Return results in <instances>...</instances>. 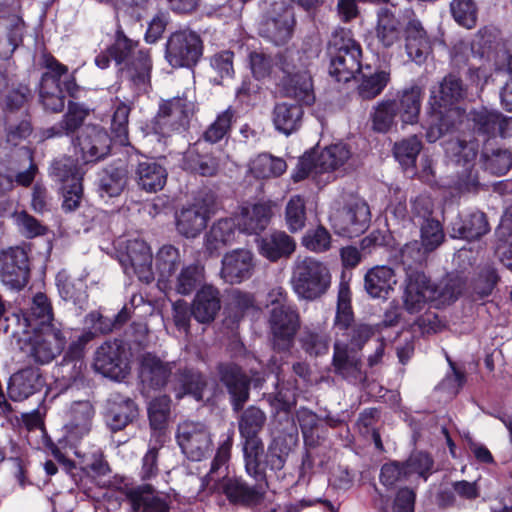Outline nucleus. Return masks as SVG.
<instances>
[{
  "instance_id": "1",
  "label": "nucleus",
  "mask_w": 512,
  "mask_h": 512,
  "mask_svg": "<svg viewBox=\"0 0 512 512\" xmlns=\"http://www.w3.org/2000/svg\"><path fill=\"white\" fill-rule=\"evenodd\" d=\"M238 431L241 438L246 473L257 481L266 479V470L277 472L284 468L290 448L283 439H273L265 451L260 436L267 422L266 413L255 405L238 412Z\"/></svg>"
},
{
  "instance_id": "2",
  "label": "nucleus",
  "mask_w": 512,
  "mask_h": 512,
  "mask_svg": "<svg viewBox=\"0 0 512 512\" xmlns=\"http://www.w3.org/2000/svg\"><path fill=\"white\" fill-rule=\"evenodd\" d=\"M467 96L468 86L456 72L448 73L430 88L429 121L425 133L429 143H434L460 128L464 110L457 105Z\"/></svg>"
},
{
  "instance_id": "3",
  "label": "nucleus",
  "mask_w": 512,
  "mask_h": 512,
  "mask_svg": "<svg viewBox=\"0 0 512 512\" xmlns=\"http://www.w3.org/2000/svg\"><path fill=\"white\" fill-rule=\"evenodd\" d=\"M275 65L282 73L278 84L282 94L306 106L313 105L316 97L307 53L286 49L276 55Z\"/></svg>"
},
{
  "instance_id": "4",
  "label": "nucleus",
  "mask_w": 512,
  "mask_h": 512,
  "mask_svg": "<svg viewBox=\"0 0 512 512\" xmlns=\"http://www.w3.org/2000/svg\"><path fill=\"white\" fill-rule=\"evenodd\" d=\"M329 75L337 82H348L361 70L362 48L350 30H336L328 43Z\"/></svg>"
},
{
  "instance_id": "5",
  "label": "nucleus",
  "mask_w": 512,
  "mask_h": 512,
  "mask_svg": "<svg viewBox=\"0 0 512 512\" xmlns=\"http://www.w3.org/2000/svg\"><path fill=\"white\" fill-rule=\"evenodd\" d=\"M290 282L299 299L313 301L327 292L331 284V274L325 264L306 257L296 262Z\"/></svg>"
},
{
  "instance_id": "6",
  "label": "nucleus",
  "mask_w": 512,
  "mask_h": 512,
  "mask_svg": "<svg viewBox=\"0 0 512 512\" xmlns=\"http://www.w3.org/2000/svg\"><path fill=\"white\" fill-rule=\"evenodd\" d=\"M371 216L370 206L363 198L350 196L341 206L331 211L329 223L335 234L354 238L368 230Z\"/></svg>"
},
{
  "instance_id": "7",
  "label": "nucleus",
  "mask_w": 512,
  "mask_h": 512,
  "mask_svg": "<svg viewBox=\"0 0 512 512\" xmlns=\"http://www.w3.org/2000/svg\"><path fill=\"white\" fill-rule=\"evenodd\" d=\"M305 9H309L320 0H292ZM295 25L294 12L283 0L274 1L271 10L259 25V35L275 46L285 45L292 37Z\"/></svg>"
},
{
  "instance_id": "8",
  "label": "nucleus",
  "mask_w": 512,
  "mask_h": 512,
  "mask_svg": "<svg viewBox=\"0 0 512 512\" xmlns=\"http://www.w3.org/2000/svg\"><path fill=\"white\" fill-rule=\"evenodd\" d=\"M137 362L138 386L143 396L171 389L175 361H166L155 353L144 352L138 356Z\"/></svg>"
},
{
  "instance_id": "9",
  "label": "nucleus",
  "mask_w": 512,
  "mask_h": 512,
  "mask_svg": "<svg viewBox=\"0 0 512 512\" xmlns=\"http://www.w3.org/2000/svg\"><path fill=\"white\" fill-rule=\"evenodd\" d=\"M219 384L225 389L233 412L241 411L250 399L251 385L257 386L254 379L234 361H221L215 366Z\"/></svg>"
},
{
  "instance_id": "10",
  "label": "nucleus",
  "mask_w": 512,
  "mask_h": 512,
  "mask_svg": "<svg viewBox=\"0 0 512 512\" xmlns=\"http://www.w3.org/2000/svg\"><path fill=\"white\" fill-rule=\"evenodd\" d=\"M201 36L190 29L171 33L165 43L164 58L172 68H194L203 56Z\"/></svg>"
},
{
  "instance_id": "11",
  "label": "nucleus",
  "mask_w": 512,
  "mask_h": 512,
  "mask_svg": "<svg viewBox=\"0 0 512 512\" xmlns=\"http://www.w3.org/2000/svg\"><path fill=\"white\" fill-rule=\"evenodd\" d=\"M267 326L273 352L289 355L301 328V318L297 306L270 311L267 314Z\"/></svg>"
},
{
  "instance_id": "12",
  "label": "nucleus",
  "mask_w": 512,
  "mask_h": 512,
  "mask_svg": "<svg viewBox=\"0 0 512 512\" xmlns=\"http://www.w3.org/2000/svg\"><path fill=\"white\" fill-rule=\"evenodd\" d=\"M195 104L187 97H174L163 100L151 124L156 134L168 137L174 132H183L189 128L194 115Z\"/></svg>"
},
{
  "instance_id": "13",
  "label": "nucleus",
  "mask_w": 512,
  "mask_h": 512,
  "mask_svg": "<svg viewBox=\"0 0 512 512\" xmlns=\"http://www.w3.org/2000/svg\"><path fill=\"white\" fill-rule=\"evenodd\" d=\"M93 337L94 333L91 331L82 333L77 339L71 341L64 352L58 366V384L62 392L74 387L79 389L84 385L85 347Z\"/></svg>"
},
{
  "instance_id": "14",
  "label": "nucleus",
  "mask_w": 512,
  "mask_h": 512,
  "mask_svg": "<svg viewBox=\"0 0 512 512\" xmlns=\"http://www.w3.org/2000/svg\"><path fill=\"white\" fill-rule=\"evenodd\" d=\"M94 370L113 381L121 382L130 373L129 353L123 339L115 338L102 343L95 351Z\"/></svg>"
},
{
  "instance_id": "15",
  "label": "nucleus",
  "mask_w": 512,
  "mask_h": 512,
  "mask_svg": "<svg viewBox=\"0 0 512 512\" xmlns=\"http://www.w3.org/2000/svg\"><path fill=\"white\" fill-rule=\"evenodd\" d=\"M254 480L255 484H250L242 476L226 474L217 482L216 489L225 496L229 504L254 508L264 501L268 487L267 478L262 481Z\"/></svg>"
},
{
  "instance_id": "16",
  "label": "nucleus",
  "mask_w": 512,
  "mask_h": 512,
  "mask_svg": "<svg viewBox=\"0 0 512 512\" xmlns=\"http://www.w3.org/2000/svg\"><path fill=\"white\" fill-rule=\"evenodd\" d=\"M44 66L48 71L41 76L39 100L45 111L59 113L65 107L61 77L67 74L68 68L51 55H44Z\"/></svg>"
},
{
  "instance_id": "17",
  "label": "nucleus",
  "mask_w": 512,
  "mask_h": 512,
  "mask_svg": "<svg viewBox=\"0 0 512 512\" xmlns=\"http://www.w3.org/2000/svg\"><path fill=\"white\" fill-rule=\"evenodd\" d=\"M31 264L28 252L20 246L9 247L0 253V279L12 290L21 291L29 283Z\"/></svg>"
},
{
  "instance_id": "18",
  "label": "nucleus",
  "mask_w": 512,
  "mask_h": 512,
  "mask_svg": "<svg viewBox=\"0 0 512 512\" xmlns=\"http://www.w3.org/2000/svg\"><path fill=\"white\" fill-rule=\"evenodd\" d=\"M72 144L79 149L82 164H95L110 155L112 138L104 127L89 124L72 138Z\"/></svg>"
},
{
  "instance_id": "19",
  "label": "nucleus",
  "mask_w": 512,
  "mask_h": 512,
  "mask_svg": "<svg viewBox=\"0 0 512 512\" xmlns=\"http://www.w3.org/2000/svg\"><path fill=\"white\" fill-rule=\"evenodd\" d=\"M435 293V284L423 269L405 273L403 305L409 314L419 313L428 302L435 301Z\"/></svg>"
},
{
  "instance_id": "20",
  "label": "nucleus",
  "mask_w": 512,
  "mask_h": 512,
  "mask_svg": "<svg viewBox=\"0 0 512 512\" xmlns=\"http://www.w3.org/2000/svg\"><path fill=\"white\" fill-rule=\"evenodd\" d=\"M208 386L209 379L200 369L187 364H176L170 390L177 400L189 396L196 402H204Z\"/></svg>"
},
{
  "instance_id": "21",
  "label": "nucleus",
  "mask_w": 512,
  "mask_h": 512,
  "mask_svg": "<svg viewBox=\"0 0 512 512\" xmlns=\"http://www.w3.org/2000/svg\"><path fill=\"white\" fill-rule=\"evenodd\" d=\"M467 120L471 123L475 135L487 139L494 138L497 135L506 138L510 135V129L512 128V118L505 117L499 111L488 109L485 106L471 109L467 115Z\"/></svg>"
},
{
  "instance_id": "22",
  "label": "nucleus",
  "mask_w": 512,
  "mask_h": 512,
  "mask_svg": "<svg viewBox=\"0 0 512 512\" xmlns=\"http://www.w3.org/2000/svg\"><path fill=\"white\" fill-rule=\"evenodd\" d=\"M176 438L182 452L191 461L202 460L210 451V433L201 423L184 422L180 424Z\"/></svg>"
},
{
  "instance_id": "23",
  "label": "nucleus",
  "mask_w": 512,
  "mask_h": 512,
  "mask_svg": "<svg viewBox=\"0 0 512 512\" xmlns=\"http://www.w3.org/2000/svg\"><path fill=\"white\" fill-rule=\"evenodd\" d=\"M104 421L113 433L124 430L133 424L139 416L137 403L129 396L113 393L106 400Z\"/></svg>"
},
{
  "instance_id": "24",
  "label": "nucleus",
  "mask_w": 512,
  "mask_h": 512,
  "mask_svg": "<svg viewBox=\"0 0 512 512\" xmlns=\"http://www.w3.org/2000/svg\"><path fill=\"white\" fill-rule=\"evenodd\" d=\"M120 262L127 274L134 273L141 282L149 284L154 280L153 256L150 247L143 240H129L126 253L122 255Z\"/></svg>"
},
{
  "instance_id": "25",
  "label": "nucleus",
  "mask_w": 512,
  "mask_h": 512,
  "mask_svg": "<svg viewBox=\"0 0 512 512\" xmlns=\"http://www.w3.org/2000/svg\"><path fill=\"white\" fill-rule=\"evenodd\" d=\"M333 371L337 376L354 385H365L367 374L362 369L359 352L351 350L348 345L334 344L332 359Z\"/></svg>"
},
{
  "instance_id": "26",
  "label": "nucleus",
  "mask_w": 512,
  "mask_h": 512,
  "mask_svg": "<svg viewBox=\"0 0 512 512\" xmlns=\"http://www.w3.org/2000/svg\"><path fill=\"white\" fill-rule=\"evenodd\" d=\"M183 169L203 177H214L220 170V158L198 140L185 151Z\"/></svg>"
},
{
  "instance_id": "27",
  "label": "nucleus",
  "mask_w": 512,
  "mask_h": 512,
  "mask_svg": "<svg viewBox=\"0 0 512 512\" xmlns=\"http://www.w3.org/2000/svg\"><path fill=\"white\" fill-rule=\"evenodd\" d=\"M489 231L487 216L478 210L458 214L448 225L451 238L469 242L481 239Z\"/></svg>"
},
{
  "instance_id": "28",
  "label": "nucleus",
  "mask_w": 512,
  "mask_h": 512,
  "mask_svg": "<svg viewBox=\"0 0 512 512\" xmlns=\"http://www.w3.org/2000/svg\"><path fill=\"white\" fill-rule=\"evenodd\" d=\"M129 181L128 164L121 160H115L103 167L97 174V191L104 198L120 196Z\"/></svg>"
},
{
  "instance_id": "29",
  "label": "nucleus",
  "mask_w": 512,
  "mask_h": 512,
  "mask_svg": "<svg viewBox=\"0 0 512 512\" xmlns=\"http://www.w3.org/2000/svg\"><path fill=\"white\" fill-rule=\"evenodd\" d=\"M45 385V380L39 368H23L9 378L7 394L12 401H23L40 392Z\"/></svg>"
},
{
  "instance_id": "30",
  "label": "nucleus",
  "mask_w": 512,
  "mask_h": 512,
  "mask_svg": "<svg viewBox=\"0 0 512 512\" xmlns=\"http://www.w3.org/2000/svg\"><path fill=\"white\" fill-rule=\"evenodd\" d=\"M222 307L221 293L213 285H204L197 290L191 302V315L200 324H211Z\"/></svg>"
},
{
  "instance_id": "31",
  "label": "nucleus",
  "mask_w": 512,
  "mask_h": 512,
  "mask_svg": "<svg viewBox=\"0 0 512 512\" xmlns=\"http://www.w3.org/2000/svg\"><path fill=\"white\" fill-rule=\"evenodd\" d=\"M221 264L220 275L230 284L249 279L254 271L253 254L246 249H236L226 253Z\"/></svg>"
},
{
  "instance_id": "32",
  "label": "nucleus",
  "mask_w": 512,
  "mask_h": 512,
  "mask_svg": "<svg viewBox=\"0 0 512 512\" xmlns=\"http://www.w3.org/2000/svg\"><path fill=\"white\" fill-rule=\"evenodd\" d=\"M126 497L134 512H170L168 496L151 484H142L127 490Z\"/></svg>"
},
{
  "instance_id": "33",
  "label": "nucleus",
  "mask_w": 512,
  "mask_h": 512,
  "mask_svg": "<svg viewBox=\"0 0 512 512\" xmlns=\"http://www.w3.org/2000/svg\"><path fill=\"white\" fill-rule=\"evenodd\" d=\"M121 71L137 94L147 93L151 88L152 60L148 51L138 50Z\"/></svg>"
},
{
  "instance_id": "34",
  "label": "nucleus",
  "mask_w": 512,
  "mask_h": 512,
  "mask_svg": "<svg viewBox=\"0 0 512 512\" xmlns=\"http://www.w3.org/2000/svg\"><path fill=\"white\" fill-rule=\"evenodd\" d=\"M239 231L237 218H221L214 222L204 237L205 253L209 257H217L220 251L235 241Z\"/></svg>"
},
{
  "instance_id": "35",
  "label": "nucleus",
  "mask_w": 512,
  "mask_h": 512,
  "mask_svg": "<svg viewBox=\"0 0 512 512\" xmlns=\"http://www.w3.org/2000/svg\"><path fill=\"white\" fill-rule=\"evenodd\" d=\"M453 155L458 157V162L461 159L464 161L465 165H467L463 171L459 174L458 177V187L461 191L465 192H476L480 187V182L478 179V173L474 169L473 165L470 163L476 157V151L473 144H468L464 140L456 139L449 143Z\"/></svg>"
},
{
  "instance_id": "36",
  "label": "nucleus",
  "mask_w": 512,
  "mask_h": 512,
  "mask_svg": "<svg viewBox=\"0 0 512 512\" xmlns=\"http://www.w3.org/2000/svg\"><path fill=\"white\" fill-rule=\"evenodd\" d=\"M405 49L416 64H423L432 51V44L420 20L413 18L404 28Z\"/></svg>"
},
{
  "instance_id": "37",
  "label": "nucleus",
  "mask_w": 512,
  "mask_h": 512,
  "mask_svg": "<svg viewBox=\"0 0 512 512\" xmlns=\"http://www.w3.org/2000/svg\"><path fill=\"white\" fill-rule=\"evenodd\" d=\"M272 215L271 201L242 206L237 217L239 231L247 234H259L269 225Z\"/></svg>"
},
{
  "instance_id": "38",
  "label": "nucleus",
  "mask_w": 512,
  "mask_h": 512,
  "mask_svg": "<svg viewBox=\"0 0 512 512\" xmlns=\"http://www.w3.org/2000/svg\"><path fill=\"white\" fill-rule=\"evenodd\" d=\"M205 284V267L200 262L182 265L180 270L166 285L177 294L188 296L196 293Z\"/></svg>"
},
{
  "instance_id": "39",
  "label": "nucleus",
  "mask_w": 512,
  "mask_h": 512,
  "mask_svg": "<svg viewBox=\"0 0 512 512\" xmlns=\"http://www.w3.org/2000/svg\"><path fill=\"white\" fill-rule=\"evenodd\" d=\"M396 283L394 270L386 265L374 266L364 275V289L371 298L387 299Z\"/></svg>"
},
{
  "instance_id": "40",
  "label": "nucleus",
  "mask_w": 512,
  "mask_h": 512,
  "mask_svg": "<svg viewBox=\"0 0 512 512\" xmlns=\"http://www.w3.org/2000/svg\"><path fill=\"white\" fill-rule=\"evenodd\" d=\"M205 209L194 204L183 208L176 215V230L185 238H196L206 227L208 213L211 210L210 204H205Z\"/></svg>"
},
{
  "instance_id": "41",
  "label": "nucleus",
  "mask_w": 512,
  "mask_h": 512,
  "mask_svg": "<svg viewBox=\"0 0 512 512\" xmlns=\"http://www.w3.org/2000/svg\"><path fill=\"white\" fill-rule=\"evenodd\" d=\"M423 98V89L417 84H412L397 92L395 104L397 113L403 124H415L419 120Z\"/></svg>"
},
{
  "instance_id": "42",
  "label": "nucleus",
  "mask_w": 512,
  "mask_h": 512,
  "mask_svg": "<svg viewBox=\"0 0 512 512\" xmlns=\"http://www.w3.org/2000/svg\"><path fill=\"white\" fill-rule=\"evenodd\" d=\"M303 105L304 104L299 102L277 103L272 112V120L275 129L286 136L297 132L303 122Z\"/></svg>"
},
{
  "instance_id": "43",
  "label": "nucleus",
  "mask_w": 512,
  "mask_h": 512,
  "mask_svg": "<svg viewBox=\"0 0 512 512\" xmlns=\"http://www.w3.org/2000/svg\"><path fill=\"white\" fill-rule=\"evenodd\" d=\"M85 276L72 277L65 269L56 274L55 283L59 296L66 302L82 308L87 303Z\"/></svg>"
},
{
  "instance_id": "44",
  "label": "nucleus",
  "mask_w": 512,
  "mask_h": 512,
  "mask_svg": "<svg viewBox=\"0 0 512 512\" xmlns=\"http://www.w3.org/2000/svg\"><path fill=\"white\" fill-rule=\"evenodd\" d=\"M165 167L153 160L139 162L134 172V179L141 190L155 193L163 189L167 181Z\"/></svg>"
},
{
  "instance_id": "45",
  "label": "nucleus",
  "mask_w": 512,
  "mask_h": 512,
  "mask_svg": "<svg viewBox=\"0 0 512 512\" xmlns=\"http://www.w3.org/2000/svg\"><path fill=\"white\" fill-rule=\"evenodd\" d=\"M258 247L262 256L275 262L280 258L289 257L294 252L296 243L294 239L285 232L274 231L262 237Z\"/></svg>"
},
{
  "instance_id": "46",
  "label": "nucleus",
  "mask_w": 512,
  "mask_h": 512,
  "mask_svg": "<svg viewBox=\"0 0 512 512\" xmlns=\"http://www.w3.org/2000/svg\"><path fill=\"white\" fill-rule=\"evenodd\" d=\"M480 164L485 172L503 176L512 167V153L506 148L492 147L485 142L480 154Z\"/></svg>"
},
{
  "instance_id": "47",
  "label": "nucleus",
  "mask_w": 512,
  "mask_h": 512,
  "mask_svg": "<svg viewBox=\"0 0 512 512\" xmlns=\"http://www.w3.org/2000/svg\"><path fill=\"white\" fill-rule=\"evenodd\" d=\"M402 25L399 18L389 8H380L377 13L376 37L385 47H392L399 41Z\"/></svg>"
},
{
  "instance_id": "48",
  "label": "nucleus",
  "mask_w": 512,
  "mask_h": 512,
  "mask_svg": "<svg viewBox=\"0 0 512 512\" xmlns=\"http://www.w3.org/2000/svg\"><path fill=\"white\" fill-rule=\"evenodd\" d=\"M179 249L171 244L163 245L155 256V269L159 283L167 285L181 268Z\"/></svg>"
},
{
  "instance_id": "49",
  "label": "nucleus",
  "mask_w": 512,
  "mask_h": 512,
  "mask_svg": "<svg viewBox=\"0 0 512 512\" xmlns=\"http://www.w3.org/2000/svg\"><path fill=\"white\" fill-rule=\"evenodd\" d=\"M314 149H316L315 156L317 159L318 171L321 173L338 169L345 164L351 155L348 146L344 143L326 146L320 152L318 151V146Z\"/></svg>"
},
{
  "instance_id": "50",
  "label": "nucleus",
  "mask_w": 512,
  "mask_h": 512,
  "mask_svg": "<svg viewBox=\"0 0 512 512\" xmlns=\"http://www.w3.org/2000/svg\"><path fill=\"white\" fill-rule=\"evenodd\" d=\"M329 336L319 327L304 326L300 331L298 342L302 350L311 357H318L327 353Z\"/></svg>"
},
{
  "instance_id": "51",
  "label": "nucleus",
  "mask_w": 512,
  "mask_h": 512,
  "mask_svg": "<svg viewBox=\"0 0 512 512\" xmlns=\"http://www.w3.org/2000/svg\"><path fill=\"white\" fill-rule=\"evenodd\" d=\"M3 121L6 140L13 145L27 139L33 132L31 115L27 109L18 115L3 117Z\"/></svg>"
},
{
  "instance_id": "52",
  "label": "nucleus",
  "mask_w": 512,
  "mask_h": 512,
  "mask_svg": "<svg viewBox=\"0 0 512 512\" xmlns=\"http://www.w3.org/2000/svg\"><path fill=\"white\" fill-rule=\"evenodd\" d=\"M360 82L357 93L363 100H371L382 93L390 81V73L384 70H375L366 73L360 70Z\"/></svg>"
},
{
  "instance_id": "53",
  "label": "nucleus",
  "mask_w": 512,
  "mask_h": 512,
  "mask_svg": "<svg viewBox=\"0 0 512 512\" xmlns=\"http://www.w3.org/2000/svg\"><path fill=\"white\" fill-rule=\"evenodd\" d=\"M399 116L395 100L384 99L378 102L370 113L372 129L378 133L388 132L396 123L395 119Z\"/></svg>"
},
{
  "instance_id": "54",
  "label": "nucleus",
  "mask_w": 512,
  "mask_h": 512,
  "mask_svg": "<svg viewBox=\"0 0 512 512\" xmlns=\"http://www.w3.org/2000/svg\"><path fill=\"white\" fill-rule=\"evenodd\" d=\"M422 150V142L417 135L409 136L394 144L393 154L403 169H414L419 153Z\"/></svg>"
},
{
  "instance_id": "55",
  "label": "nucleus",
  "mask_w": 512,
  "mask_h": 512,
  "mask_svg": "<svg viewBox=\"0 0 512 512\" xmlns=\"http://www.w3.org/2000/svg\"><path fill=\"white\" fill-rule=\"evenodd\" d=\"M431 252L421 241L413 240L406 243L400 250V261L405 273L410 270H422Z\"/></svg>"
},
{
  "instance_id": "56",
  "label": "nucleus",
  "mask_w": 512,
  "mask_h": 512,
  "mask_svg": "<svg viewBox=\"0 0 512 512\" xmlns=\"http://www.w3.org/2000/svg\"><path fill=\"white\" fill-rule=\"evenodd\" d=\"M50 176L53 180L59 183L60 186H65L73 182H82V175L78 171L76 161L71 157H61L55 159L50 166Z\"/></svg>"
},
{
  "instance_id": "57",
  "label": "nucleus",
  "mask_w": 512,
  "mask_h": 512,
  "mask_svg": "<svg viewBox=\"0 0 512 512\" xmlns=\"http://www.w3.org/2000/svg\"><path fill=\"white\" fill-rule=\"evenodd\" d=\"M287 168L282 158H277L268 153L259 154L251 164V171L257 178H270L282 175Z\"/></svg>"
},
{
  "instance_id": "58",
  "label": "nucleus",
  "mask_w": 512,
  "mask_h": 512,
  "mask_svg": "<svg viewBox=\"0 0 512 512\" xmlns=\"http://www.w3.org/2000/svg\"><path fill=\"white\" fill-rule=\"evenodd\" d=\"M334 323L339 330L349 329L355 323L351 307V292L346 281H341L339 285Z\"/></svg>"
},
{
  "instance_id": "59",
  "label": "nucleus",
  "mask_w": 512,
  "mask_h": 512,
  "mask_svg": "<svg viewBox=\"0 0 512 512\" xmlns=\"http://www.w3.org/2000/svg\"><path fill=\"white\" fill-rule=\"evenodd\" d=\"M296 418L299 423L306 447L315 448L319 444V436L316 434L321 418L312 410L301 407Z\"/></svg>"
},
{
  "instance_id": "60",
  "label": "nucleus",
  "mask_w": 512,
  "mask_h": 512,
  "mask_svg": "<svg viewBox=\"0 0 512 512\" xmlns=\"http://www.w3.org/2000/svg\"><path fill=\"white\" fill-rule=\"evenodd\" d=\"M500 280L501 277L495 267L491 265L483 267L473 283L474 300H484L491 296Z\"/></svg>"
},
{
  "instance_id": "61",
  "label": "nucleus",
  "mask_w": 512,
  "mask_h": 512,
  "mask_svg": "<svg viewBox=\"0 0 512 512\" xmlns=\"http://www.w3.org/2000/svg\"><path fill=\"white\" fill-rule=\"evenodd\" d=\"M31 89L25 83H19L12 87L4 97L2 112L3 117L7 115H18L23 110V107L31 99Z\"/></svg>"
},
{
  "instance_id": "62",
  "label": "nucleus",
  "mask_w": 512,
  "mask_h": 512,
  "mask_svg": "<svg viewBox=\"0 0 512 512\" xmlns=\"http://www.w3.org/2000/svg\"><path fill=\"white\" fill-rule=\"evenodd\" d=\"M171 398L167 394L153 398L148 405V418L153 430H163L170 415Z\"/></svg>"
},
{
  "instance_id": "63",
  "label": "nucleus",
  "mask_w": 512,
  "mask_h": 512,
  "mask_svg": "<svg viewBox=\"0 0 512 512\" xmlns=\"http://www.w3.org/2000/svg\"><path fill=\"white\" fill-rule=\"evenodd\" d=\"M285 221L290 232L301 231L306 223V203L302 196L294 195L286 204Z\"/></svg>"
},
{
  "instance_id": "64",
  "label": "nucleus",
  "mask_w": 512,
  "mask_h": 512,
  "mask_svg": "<svg viewBox=\"0 0 512 512\" xmlns=\"http://www.w3.org/2000/svg\"><path fill=\"white\" fill-rule=\"evenodd\" d=\"M137 46V41L128 38L125 33L119 29L116 31L114 43L108 47V52L117 65H124L135 56Z\"/></svg>"
}]
</instances>
